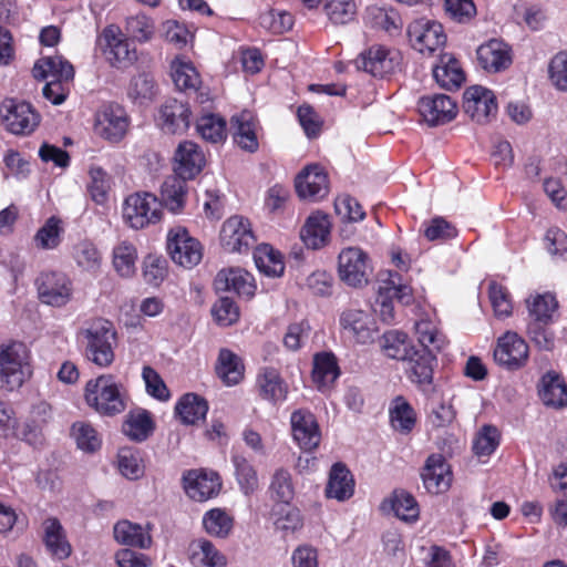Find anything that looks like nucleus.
Here are the masks:
<instances>
[{"label": "nucleus", "mask_w": 567, "mask_h": 567, "mask_svg": "<svg viewBox=\"0 0 567 567\" xmlns=\"http://www.w3.org/2000/svg\"><path fill=\"white\" fill-rule=\"evenodd\" d=\"M558 307L556 297L549 292L532 296L527 300L530 318L527 333L540 350L551 351L555 347V333L548 326L558 317Z\"/></svg>", "instance_id": "1"}, {"label": "nucleus", "mask_w": 567, "mask_h": 567, "mask_svg": "<svg viewBox=\"0 0 567 567\" xmlns=\"http://www.w3.org/2000/svg\"><path fill=\"white\" fill-rule=\"evenodd\" d=\"M84 399L86 404L102 416H115L127 406V395L122 383L112 374H102L86 382Z\"/></svg>", "instance_id": "2"}, {"label": "nucleus", "mask_w": 567, "mask_h": 567, "mask_svg": "<svg viewBox=\"0 0 567 567\" xmlns=\"http://www.w3.org/2000/svg\"><path fill=\"white\" fill-rule=\"evenodd\" d=\"M29 350L22 342L0 346V389L12 392L30 377Z\"/></svg>", "instance_id": "3"}, {"label": "nucleus", "mask_w": 567, "mask_h": 567, "mask_svg": "<svg viewBox=\"0 0 567 567\" xmlns=\"http://www.w3.org/2000/svg\"><path fill=\"white\" fill-rule=\"evenodd\" d=\"M85 355L94 364L106 368L114 361L116 332L112 322L104 319L93 320L83 330Z\"/></svg>", "instance_id": "4"}, {"label": "nucleus", "mask_w": 567, "mask_h": 567, "mask_svg": "<svg viewBox=\"0 0 567 567\" xmlns=\"http://www.w3.org/2000/svg\"><path fill=\"white\" fill-rule=\"evenodd\" d=\"M162 214V203L148 192L131 194L123 204V218L133 229H144L157 224Z\"/></svg>", "instance_id": "5"}, {"label": "nucleus", "mask_w": 567, "mask_h": 567, "mask_svg": "<svg viewBox=\"0 0 567 567\" xmlns=\"http://www.w3.org/2000/svg\"><path fill=\"white\" fill-rule=\"evenodd\" d=\"M372 271L371 258L362 248L347 247L339 252L338 275L347 286L352 288L367 286Z\"/></svg>", "instance_id": "6"}, {"label": "nucleus", "mask_w": 567, "mask_h": 567, "mask_svg": "<svg viewBox=\"0 0 567 567\" xmlns=\"http://www.w3.org/2000/svg\"><path fill=\"white\" fill-rule=\"evenodd\" d=\"M0 117L9 133L22 136L32 134L41 120L30 103L16 99H6L0 104Z\"/></svg>", "instance_id": "7"}, {"label": "nucleus", "mask_w": 567, "mask_h": 567, "mask_svg": "<svg viewBox=\"0 0 567 567\" xmlns=\"http://www.w3.org/2000/svg\"><path fill=\"white\" fill-rule=\"evenodd\" d=\"M130 116L125 109L117 103H107L99 107L94 114V133L110 142H121L127 133Z\"/></svg>", "instance_id": "8"}, {"label": "nucleus", "mask_w": 567, "mask_h": 567, "mask_svg": "<svg viewBox=\"0 0 567 567\" xmlns=\"http://www.w3.org/2000/svg\"><path fill=\"white\" fill-rule=\"evenodd\" d=\"M166 249L172 260L184 268L195 267L203 258L200 243L183 226H175L168 230Z\"/></svg>", "instance_id": "9"}, {"label": "nucleus", "mask_w": 567, "mask_h": 567, "mask_svg": "<svg viewBox=\"0 0 567 567\" xmlns=\"http://www.w3.org/2000/svg\"><path fill=\"white\" fill-rule=\"evenodd\" d=\"M402 55L400 51L384 45H372L363 51L355 60L354 65L372 76L384 78L400 69Z\"/></svg>", "instance_id": "10"}, {"label": "nucleus", "mask_w": 567, "mask_h": 567, "mask_svg": "<svg viewBox=\"0 0 567 567\" xmlns=\"http://www.w3.org/2000/svg\"><path fill=\"white\" fill-rule=\"evenodd\" d=\"M39 299L52 307H63L72 298L73 284L62 271H42L35 279Z\"/></svg>", "instance_id": "11"}, {"label": "nucleus", "mask_w": 567, "mask_h": 567, "mask_svg": "<svg viewBox=\"0 0 567 567\" xmlns=\"http://www.w3.org/2000/svg\"><path fill=\"white\" fill-rule=\"evenodd\" d=\"M408 35L412 47L422 54H433L446 42L443 25L434 20L419 19L410 23Z\"/></svg>", "instance_id": "12"}, {"label": "nucleus", "mask_w": 567, "mask_h": 567, "mask_svg": "<svg viewBox=\"0 0 567 567\" xmlns=\"http://www.w3.org/2000/svg\"><path fill=\"white\" fill-rule=\"evenodd\" d=\"M528 354L529 348L526 341L511 331L498 338L494 349L495 362L508 371L523 368L528 360Z\"/></svg>", "instance_id": "13"}, {"label": "nucleus", "mask_w": 567, "mask_h": 567, "mask_svg": "<svg viewBox=\"0 0 567 567\" xmlns=\"http://www.w3.org/2000/svg\"><path fill=\"white\" fill-rule=\"evenodd\" d=\"M192 110L187 102L167 99L158 109L155 121L157 126L167 134H182L192 122Z\"/></svg>", "instance_id": "14"}, {"label": "nucleus", "mask_w": 567, "mask_h": 567, "mask_svg": "<svg viewBox=\"0 0 567 567\" xmlns=\"http://www.w3.org/2000/svg\"><path fill=\"white\" fill-rule=\"evenodd\" d=\"M184 489L187 496L196 502H205L217 496L221 488V480L214 471L190 470L183 475Z\"/></svg>", "instance_id": "15"}, {"label": "nucleus", "mask_w": 567, "mask_h": 567, "mask_svg": "<svg viewBox=\"0 0 567 567\" xmlns=\"http://www.w3.org/2000/svg\"><path fill=\"white\" fill-rule=\"evenodd\" d=\"M220 241L227 251H247L256 241L249 220L243 216L229 217L223 224Z\"/></svg>", "instance_id": "16"}, {"label": "nucleus", "mask_w": 567, "mask_h": 567, "mask_svg": "<svg viewBox=\"0 0 567 567\" xmlns=\"http://www.w3.org/2000/svg\"><path fill=\"white\" fill-rule=\"evenodd\" d=\"M463 109L473 121L485 123L497 112L496 96L484 86H470L463 95Z\"/></svg>", "instance_id": "17"}, {"label": "nucleus", "mask_w": 567, "mask_h": 567, "mask_svg": "<svg viewBox=\"0 0 567 567\" xmlns=\"http://www.w3.org/2000/svg\"><path fill=\"white\" fill-rule=\"evenodd\" d=\"M417 111L431 126L451 122L457 114V105L449 95L431 94L420 97Z\"/></svg>", "instance_id": "18"}, {"label": "nucleus", "mask_w": 567, "mask_h": 567, "mask_svg": "<svg viewBox=\"0 0 567 567\" xmlns=\"http://www.w3.org/2000/svg\"><path fill=\"white\" fill-rule=\"evenodd\" d=\"M296 192L302 199L318 202L329 193L328 174L318 164L308 165L296 178Z\"/></svg>", "instance_id": "19"}, {"label": "nucleus", "mask_w": 567, "mask_h": 567, "mask_svg": "<svg viewBox=\"0 0 567 567\" xmlns=\"http://www.w3.org/2000/svg\"><path fill=\"white\" fill-rule=\"evenodd\" d=\"M435 360L436 357L431 349L416 348L410 352L409 358L403 360L406 362L405 373L408 379L424 392L432 385Z\"/></svg>", "instance_id": "20"}, {"label": "nucleus", "mask_w": 567, "mask_h": 567, "mask_svg": "<svg viewBox=\"0 0 567 567\" xmlns=\"http://www.w3.org/2000/svg\"><path fill=\"white\" fill-rule=\"evenodd\" d=\"M292 436L303 451L316 449L321 439L316 416L308 410H296L290 416Z\"/></svg>", "instance_id": "21"}, {"label": "nucleus", "mask_w": 567, "mask_h": 567, "mask_svg": "<svg viewBox=\"0 0 567 567\" xmlns=\"http://www.w3.org/2000/svg\"><path fill=\"white\" fill-rule=\"evenodd\" d=\"M340 326L346 333L361 344L372 342L378 332L373 318L360 309L344 310L340 316Z\"/></svg>", "instance_id": "22"}, {"label": "nucleus", "mask_w": 567, "mask_h": 567, "mask_svg": "<svg viewBox=\"0 0 567 567\" xmlns=\"http://www.w3.org/2000/svg\"><path fill=\"white\" fill-rule=\"evenodd\" d=\"M425 489L434 495L446 492L452 483L450 465L442 454L430 455L421 472Z\"/></svg>", "instance_id": "23"}, {"label": "nucleus", "mask_w": 567, "mask_h": 567, "mask_svg": "<svg viewBox=\"0 0 567 567\" xmlns=\"http://www.w3.org/2000/svg\"><path fill=\"white\" fill-rule=\"evenodd\" d=\"M215 289L219 292H234L241 298H251L256 291L255 279L251 274L241 268H228L218 271Z\"/></svg>", "instance_id": "24"}, {"label": "nucleus", "mask_w": 567, "mask_h": 567, "mask_svg": "<svg viewBox=\"0 0 567 567\" xmlns=\"http://www.w3.org/2000/svg\"><path fill=\"white\" fill-rule=\"evenodd\" d=\"M175 174L192 179L197 176L205 166V155L196 143L184 141L178 144L175 152Z\"/></svg>", "instance_id": "25"}, {"label": "nucleus", "mask_w": 567, "mask_h": 567, "mask_svg": "<svg viewBox=\"0 0 567 567\" xmlns=\"http://www.w3.org/2000/svg\"><path fill=\"white\" fill-rule=\"evenodd\" d=\"M476 53L480 65L488 72H499L512 64V49L501 39L481 44Z\"/></svg>", "instance_id": "26"}, {"label": "nucleus", "mask_w": 567, "mask_h": 567, "mask_svg": "<svg viewBox=\"0 0 567 567\" xmlns=\"http://www.w3.org/2000/svg\"><path fill=\"white\" fill-rule=\"evenodd\" d=\"M103 39L105 41L104 54L113 66L125 68L136 60L135 49H132L123 34L116 32L114 28H106L103 31Z\"/></svg>", "instance_id": "27"}, {"label": "nucleus", "mask_w": 567, "mask_h": 567, "mask_svg": "<svg viewBox=\"0 0 567 567\" xmlns=\"http://www.w3.org/2000/svg\"><path fill=\"white\" fill-rule=\"evenodd\" d=\"M155 431L152 413L143 408L128 411L122 423L123 434L132 442H145Z\"/></svg>", "instance_id": "28"}, {"label": "nucleus", "mask_w": 567, "mask_h": 567, "mask_svg": "<svg viewBox=\"0 0 567 567\" xmlns=\"http://www.w3.org/2000/svg\"><path fill=\"white\" fill-rule=\"evenodd\" d=\"M231 127L234 128V141L244 151L254 153L258 150L259 143L256 134L257 121L252 112L244 110L233 115Z\"/></svg>", "instance_id": "29"}, {"label": "nucleus", "mask_w": 567, "mask_h": 567, "mask_svg": "<svg viewBox=\"0 0 567 567\" xmlns=\"http://www.w3.org/2000/svg\"><path fill=\"white\" fill-rule=\"evenodd\" d=\"M538 395L546 406L564 408L567 405V384L559 373L548 371L540 379Z\"/></svg>", "instance_id": "30"}, {"label": "nucleus", "mask_w": 567, "mask_h": 567, "mask_svg": "<svg viewBox=\"0 0 567 567\" xmlns=\"http://www.w3.org/2000/svg\"><path fill=\"white\" fill-rule=\"evenodd\" d=\"M324 493L328 498H333L339 502L352 497L354 493V480L344 464L336 463L332 465Z\"/></svg>", "instance_id": "31"}, {"label": "nucleus", "mask_w": 567, "mask_h": 567, "mask_svg": "<svg viewBox=\"0 0 567 567\" xmlns=\"http://www.w3.org/2000/svg\"><path fill=\"white\" fill-rule=\"evenodd\" d=\"M433 76L442 89L449 91L457 90L465 81L458 61L447 53L440 55L439 63L433 66Z\"/></svg>", "instance_id": "32"}, {"label": "nucleus", "mask_w": 567, "mask_h": 567, "mask_svg": "<svg viewBox=\"0 0 567 567\" xmlns=\"http://www.w3.org/2000/svg\"><path fill=\"white\" fill-rule=\"evenodd\" d=\"M38 80H73L74 68L62 55L44 56L38 60L32 70Z\"/></svg>", "instance_id": "33"}, {"label": "nucleus", "mask_w": 567, "mask_h": 567, "mask_svg": "<svg viewBox=\"0 0 567 567\" xmlns=\"http://www.w3.org/2000/svg\"><path fill=\"white\" fill-rule=\"evenodd\" d=\"M171 75L175 86L182 92H196L202 83L194 64L185 56L177 55L171 63Z\"/></svg>", "instance_id": "34"}, {"label": "nucleus", "mask_w": 567, "mask_h": 567, "mask_svg": "<svg viewBox=\"0 0 567 567\" xmlns=\"http://www.w3.org/2000/svg\"><path fill=\"white\" fill-rule=\"evenodd\" d=\"M43 528V542L49 553L59 560L68 558L71 555V545L66 540L59 519L52 517L45 519Z\"/></svg>", "instance_id": "35"}, {"label": "nucleus", "mask_w": 567, "mask_h": 567, "mask_svg": "<svg viewBox=\"0 0 567 567\" xmlns=\"http://www.w3.org/2000/svg\"><path fill=\"white\" fill-rule=\"evenodd\" d=\"M186 181L187 178L181 177L177 174L165 178L161 186L159 202L162 203V207L165 206L173 213H179L182 210L187 192Z\"/></svg>", "instance_id": "36"}, {"label": "nucleus", "mask_w": 567, "mask_h": 567, "mask_svg": "<svg viewBox=\"0 0 567 567\" xmlns=\"http://www.w3.org/2000/svg\"><path fill=\"white\" fill-rule=\"evenodd\" d=\"M259 394L262 399L277 403L286 399L287 386L279 372L274 368H264L257 377Z\"/></svg>", "instance_id": "37"}, {"label": "nucleus", "mask_w": 567, "mask_h": 567, "mask_svg": "<svg viewBox=\"0 0 567 567\" xmlns=\"http://www.w3.org/2000/svg\"><path fill=\"white\" fill-rule=\"evenodd\" d=\"M208 412L207 401L196 393L184 394L175 405V413L183 424H195Z\"/></svg>", "instance_id": "38"}, {"label": "nucleus", "mask_w": 567, "mask_h": 567, "mask_svg": "<svg viewBox=\"0 0 567 567\" xmlns=\"http://www.w3.org/2000/svg\"><path fill=\"white\" fill-rule=\"evenodd\" d=\"M137 249L127 241H120L112 250V265L122 278H132L136 274Z\"/></svg>", "instance_id": "39"}, {"label": "nucleus", "mask_w": 567, "mask_h": 567, "mask_svg": "<svg viewBox=\"0 0 567 567\" xmlns=\"http://www.w3.org/2000/svg\"><path fill=\"white\" fill-rule=\"evenodd\" d=\"M244 364L236 353L228 349L219 351L216 373L226 385L238 384L244 378Z\"/></svg>", "instance_id": "40"}, {"label": "nucleus", "mask_w": 567, "mask_h": 567, "mask_svg": "<svg viewBox=\"0 0 567 567\" xmlns=\"http://www.w3.org/2000/svg\"><path fill=\"white\" fill-rule=\"evenodd\" d=\"M329 235L330 221L327 215L320 213L309 216L301 231L302 240L312 249L322 247Z\"/></svg>", "instance_id": "41"}, {"label": "nucleus", "mask_w": 567, "mask_h": 567, "mask_svg": "<svg viewBox=\"0 0 567 567\" xmlns=\"http://www.w3.org/2000/svg\"><path fill=\"white\" fill-rule=\"evenodd\" d=\"M339 375L340 369L332 352H320L313 357L312 379L319 388L332 384Z\"/></svg>", "instance_id": "42"}, {"label": "nucleus", "mask_w": 567, "mask_h": 567, "mask_svg": "<svg viewBox=\"0 0 567 567\" xmlns=\"http://www.w3.org/2000/svg\"><path fill=\"white\" fill-rule=\"evenodd\" d=\"M254 260L258 270L269 277L284 274L285 264L281 254L268 244L259 245L254 251Z\"/></svg>", "instance_id": "43"}, {"label": "nucleus", "mask_w": 567, "mask_h": 567, "mask_svg": "<svg viewBox=\"0 0 567 567\" xmlns=\"http://www.w3.org/2000/svg\"><path fill=\"white\" fill-rule=\"evenodd\" d=\"M114 538L120 544L138 548H147L152 543L151 536L141 525L133 524L128 520H122L115 524Z\"/></svg>", "instance_id": "44"}, {"label": "nucleus", "mask_w": 567, "mask_h": 567, "mask_svg": "<svg viewBox=\"0 0 567 567\" xmlns=\"http://www.w3.org/2000/svg\"><path fill=\"white\" fill-rule=\"evenodd\" d=\"M381 347L389 358L401 361L409 358L410 352L415 348L408 334L399 330L386 331L382 337Z\"/></svg>", "instance_id": "45"}, {"label": "nucleus", "mask_w": 567, "mask_h": 567, "mask_svg": "<svg viewBox=\"0 0 567 567\" xmlns=\"http://www.w3.org/2000/svg\"><path fill=\"white\" fill-rule=\"evenodd\" d=\"M231 463L235 468V477L240 491L246 495H251L258 488V475L252 464L243 455L234 454Z\"/></svg>", "instance_id": "46"}, {"label": "nucleus", "mask_w": 567, "mask_h": 567, "mask_svg": "<svg viewBox=\"0 0 567 567\" xmlns=\"http://www.w3.org/2000/svg\"><path fill=\"white\" fill-rule=\"evenodd\" d=\"M414 329L422 349H431L434 352L441 351L445 347V336L440 332L433 320L421 319L415 322Z\"/></svg>", "instance_id": "47"}, {"label": "nucleus", "mask_w": 567, "mask_h": 567, "mask_svg": "<svg viewBox=\"0 0 567 567\" xmlns=\"http://www.w3.org/2000/svg\"><path fill=\"white\" fill-rule=\"evenodd\" d=\"M226 120L213 113L202 115L196 122V128L199 135L205 141L214 144L223 142L226 138Z\"/></svg>", "instance_id": "48"}, {"label": "nucleus", "mask_w": 567, "mask_h": 567, "mask_svg": "<svg viewBox=\"0 0 567 567\" xmlns=\"http://www.w3.org/2000/svg\"><path fill=\"white\" fill-rule=\"evenodd\" d=\"M390 421L394 430L409 433L415 425V412L410 403L402 396L393 400L390 409Z\"/></svg>", "instance_id": "49"}, {"label": "nucleus", "mask_w": 567, "mask_h": 567, "mask_svg": "<svg viewBox=\"0 0 567 567\" xmlns=\"http://www.w3.org/2000/svg\"><path fill=\"white\" fill-rule=\"evenodd\" d=\"M203 525L207 534L218 538H226L234 526V519L221 508H213L203 516Z\"/></svg>", "instance_id": "50"}, {"label": "nucleus", "mask_w": 567, "mask_h": 567, "mask_svg": "<svg viewBox=\"0 0 567 567\" xmlns=\"http://www.w3.org/2000/svg\"><path fill=\"white\" fill-rule=\"evenodd\" d=\"M501 443V432L492 424H484L473 440V452L478 457L491 456Z\"/></svg>", "instance_id": "51"}, {"label": "nucleus", "mask_w": 567, "mask_h": 567, "mask_svg": "<svg viewBox=\"0 0 567 567\" xmlns=\"http://www.w3.org/2000/svg\"><path fill=\"white\" fill-rule=\"evenodd\" d=\"M73 258L78 267L87 272H96L102 264L101 252L90 240H82L73 247Z\"/></svg>", "instance_id": "52"}, {"label": "nucleus", "mask_w": 567, "mask_h": 567, "mask_svg": "<svg viewBox=\"0 0 567 567\" xmlns=\"http://www.w3.org/2000/svg\"><path fill=\"white\" fill-rule=\"evenodd\" d=\"M62 233L61 220L55 216H51L43 226L38 229L33 241L40 249L52 250L60 245Z\"/></svg>", "instance_id": "53"}, {"label": "nucleus", "mask_w": 567, "mask_h": 567, "mask_svg": "<svg viewBox=\"0 0 567 567\" xmlns=\"http://www.w3.org/2000/svg\"><path fill=\"white\" fill-rule=\"evenodd\" d=\"M89 176L87 192L92 200L97 205H104L111 189L110 175L102 167L92 165L89 169Z\"/></svg>", "instance_id": "54"}, {"label": "nucleus", "mask_w": 567, "mask_h": 567, "mask_svg": "<svg viewBox=\"0 0 567 567\" xmlns=\"http://www.w3.org/2000/svg\"><path fill=\"white\" fill-rule=\"evenodd\" d=\"M275 528L285 536L296 533L303 526L300 511L296 507H290L289 504L280 506V508L275 512Z\"/></svg>", "instance_id": "55"}, {"label": "nucleus", "mask_w": 567, "mask_h": 567, "mask_svg": "<svg viewBox=\"0 0 567 567\" xmlns=\"http://www.w3.org/2000/svg\"><path fill=\"white\" fill-rule=\"evenodd\" d=\"M391 506L395 516L404 522H414L419 518L420 508L415 498L404 492H394Z\"/></svg>", "instance_id": "56"}, {"label": "nucleus", "mask_w": 567, "mask_h": 567, "mask_svg": "<svg viewBox=\"0 0 567 567\" xmlns=\"http://www.w3.org/2000/svg\"><path fill=\"white\" fill-rule=\"evenodd\" d=\"M76 445L84 452H95L101 447V439L96 430L86 422H75L71 427Z\"/></svg>", "instance_id": "57"}, {"label": "nucleus", "mask_w": 567, "mask_h": 567, "mask_svg": "<svg viewBox=\"0 0 567 567\" xmlns=\"http://www.w3.org/2000/svg\"><path fill=\"white\" fill-rule=\"evenodd\" d=\"M269 491L274 498L288 505L295 494L291 474L289 471L285 468L276 470L271 478Z\"/></svg>", "instance_id": "58"}, {"label": "nucleus", "mask_w": 567, "mask_h": 567, "mask_svg": "<svg viewBox=\"0 0 567 567\" xmlns=\"http://www.w3.org/2000/svg\"><path fill=\"white\" fill-rule=\"evenodd\" d=\"M127 94L140 104L151 101L156 94L154 79L147 73L137 74L131 80Z\"/></svg>", "instance_id": "59"}, {"label": "nucleus", "mask_w": 567, "mask_h": 567, "mask_svg": "<svg viewBox=\"0 0 567 567\" xmlns=\"http://www.w3.org/2000/svg\"><path fill=\"white\" fill-rule=\"evenodd\" d=\"M117 467L120 473L131 481L138 480L144 473L138 453L131 447L118 451Z\"/></svg>", "instance_id": "60"}, {"label": "nucleus", "mask_w": 567, "mask_h": 567, "mask_svg": "<svg viewBox=\"0 0 567 567\" xmlns=\"http://www.w3.org/2000/svg\"><path fill=\"white\" fill-rule=\"evenodd\" d=\"M379 287L402 305H409L413 300L412 288L403 282L401 275L396 271H390L388 279L383 280Z\"/></svg>", "instance_id": "61"}, {"label": "nucleus", "mask_w": 567, "mask_h": 567, "mask_svg": "<svg viewBox=\"0 0 567 567\" xmlns=\"http://www.w3.org/2000/svg\"><path fill=\"white\" fill-rule=\"evenodd\" d=\"M192 559L207 567H226V557L207 539H199L197 549H194Z\"/></svg>", "instance_id": "62"}, {"label": "nucleus", "mask_w": 567, "mask_h": 567, "mask_svg": "<svg viewBox=\"0 0 567 567\" xmlns=\"http://www.w3.org/2000/svg\"><path fill=\"white\" fill-rule=\"evenodd\" d=\"M167 260L163 257L148 255L143 262V277L146 284L158 287L167 276Z\"/></svg>", "instance_id": "63"}, {"label": "nucleus", "mask_w": 567, "mask_h": 567, "mask_svg": "<svg viewBox=\"0 0 567 567\" xmlns=\"http://www.w3.org/2000/svg\"><path fill=\"white\" fill-rule=\"evenodd\" d=\"M548 78L561 92H567V50L556 53L548 64Z\"/></svg>", "instance_id": "64"}]
</instances>
